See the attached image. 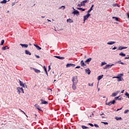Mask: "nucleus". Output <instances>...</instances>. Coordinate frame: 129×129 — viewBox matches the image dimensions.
Returning <instances> with one entry per match:
<instances>
[{"instance_id": "nucleus-47", "label": "nucleus", "mask_w": 129, "mask_h": 129, "mask_svg": "<svg viewBox=\"0 0 129 129\" xmlns=\"http://www.w3.org/2000/svg\"><path fill=\"white\" fill-rule=\"evenodd\" d=\"M88 85H89V86H93V83L92 84L89 83Z\"/></svg>"}, {"instance_id": "nucleus-1", "label": "nucleus", "mask_w": 129, "mask_h": 129, "mask_svg": "<svg viewBox=\"0 0 129 129\" xmlns=\"http://www.w3.org/2000/svg\"><path fill=\"white\" fill-rule=\"evenodd\" d=\"M72 81V82H73V84H77V83H78V79L77 76L73 77Z\"/></svg>"}, {"instance_id": "nucleus-43", "label": "nucleus", "mask_w": 129, "mask_h": 129, "mask_svg": "<svg viewBox=\"0 0 129 129\" xmlns=\"http://www.w3.org/2000/svg\"><path fill=\"white\" fill-rule=\"evenodd\" d=\"M117 97H118L117 98V100H121L122 99H121V97H120V96H119Z\"/></svg>"}, {"instance_id": "nucleus-33", "label": "nucleus", "mask_w": 129, "mask_h": 129, "mask_svg": "<svg viewBox=\"0 0 129 129\" xmlns=\"http://www.w3.org/2000/svg\"><path fill=\"white\" fill-rule=\"evenodd\" d=\"M113 7H118V8H119V7H120V6H119L118 4H114L113 5Z\"/></svg>"}, {"instance_id": "nucleus-48", "label": "nucleus", "mask_w": 129, "mask_h": 129, "mask_svg": "<svg viewBox=\"0 0 129 129\" xmlns=\"http://www.w3.org/2000/svg\"><path fill=\"white\" fill-rule=\"evenodd\" d=\"M94 126H95V127H99V126L97 125V124H94Z\"/></svg>"}, {"instance_id": "nucleus-17", "label": "nucleus", "mask_w": 129, "mask_h": 129, "mask_svg": "<svg viewBox=\"0 0 129 129\" xmlns=\"http://www.w3.org/2000/svg\"><path fill=\"white\" fill-rule=\"evenodd\" d=\"M107 45H113V44H115V42L114 41H109L107 43Z\"/></svg>"}, {"instance_id": "nucleus-57", "label": "nucleus", "mask_w": 129, "mask_h": 129, "mask_svg": "<svg viewBox=\"0 0 129 129\" xmlns=\"http://www.w3.org/2000/svg\"><path fill=\"white\" fill-rule=\"evenodd\" d=\"M124 59L125 60H126V59H129V56L124 57Z\"/></svg>"}, {"instance_id": "nucleus-3", "label": "nucleus", "mask_w": 129, "mask_h": 129, "mask_svg": "<svg viewBox=\"0 0 129 129\" xmlns=\"http://www.w3.org/2000/svg\"><path fill=\"white\" fill-rule=\"evenodd\" d=\"M17 89L19 94H20L21 92H22L23 93H24V90L23 89V88L18 87Z\"/></svg>"}, {"instance_id": "nucleus-13", "label": "nucleus", "mask_w": 129, "mask_h": 129, "mask_svg": "<svg viewBox=\"0 0 129 129\" xmlns=\"http://www.w3.org/2000/svg\"><path fill=\"white\" fill-rule=\"evenodd\" d=\"M55 58H57V59H59L60 60H64L65 59V57H61L60 56H54Z\"/></svg>"}, {"instance_id": "nucleus-44", "label": "nucleus", "mask_w": 129, "mask_h": 129, "mask_svg": "<svg viewBox=\"0 0 129 129\" xmlns=\"http://www.w3.org/2000/svg\"><path fill=\"white\" fill-rule=\"evenodd\" d=\"M43 69H44L45 72H47V69L46 68V67L44 66Z\"/></svg>"}, {"instance_id": "nucleus-52", "label": "nucleus", "mask_w": 129, "mask_h": 129, "mask_svg": "<svg viewBox=\"0 0 129 129\" xmlns=\"http://www.w3.org/2000/svg\"><path fill=\"white\" fill-rule=\"evenodd\" d=\"M116 49H117V48H116V47H114L112 48V50H116Z\"/></svg>"}, {"instance_id": "nucleus-36", "label": "nucleus", "mask_w": 129, "mask_h": 129, "mask_svg": "<svg viewBox=\"0 0 129 129\" xmlns=\"http://www.w3.org/2000/svg\"><path fill=\"white\" fill-rule=\"evenodd\" d=\"M104 65H106V62H102L101 66H103Z\"/></svg>"}, {"instance_id": "nucleus-28", "label": "nucleus", "mask_w": 129, "mask_h": 129, "mask_svg": "<svg viewBox=\"0 0 129 129\" xmlns=\"http://www.w3.org/2000/svg\"><path fill=\"white\" fill-rule=\"evenodd\" d=\"M117 95V93H113L111 96L112 97H114V96H116Z\"/></svg>"}, {"instance_id": "nucleus-55", "label": "nucleus", "mask_w": 129, "mask_h": 129, "mask_svg": "<svg viewBox=\"0 0 129 129\" xmlns=\"http://www.w3.org/2000/svg\"><path fill=\"white\" fill-rule=\"evenodd\" d=\"M117 98H118V97H115L114 100H115H115H117Z\"/></svg>"}, {"instance_id": "nucleus-30", "label": "nucleus", "mask_w": 129, "mask_h": 129, "mask_svg": "<svg viewBox=\"0 0 129 129\" xmlns=\"http://www.w3.org/2000/svg\"><path fill=\"white\" fill-rule=\"evenodd\" d=\"M7 0H3L0 2L1 4H7Z\"/></svg>"}, {"instance_id": "nucleus-7", "label": "nucleus", "mask_w": 129, "mask_h": 129, "mask_svg": "<svg viewBox=\"0 0 129 129\" xmlns=\"http://www.w3.org/2000/svg\"><path fill=\"white\" fill-rule=\"evenodd\" d=\"M117 79H118L117 81H118V82H119V81H122V80H123V78H121V76H120V75H118Z\"/></svg>"}, {"instance_id": "nucleus-26", "label": "nucleus", "mask_w": 129, "mask_h": 129, "mask_svg": "<svg viewBox=\"0 0 129 129\" xmlns=\"http://www.w3.org/2000/svg\"><path fill=\"white\" fill-rule=\"evenodd\" d=\"M119 55V56H122V57H125V54L123 53V52H120Z\"/></svg>"}, {"instance_id": "nucleus-45", "label": "nucleus", "mask_w": 129, "mask_h": 129, "mask_svg": "<svg viewBox=\"0 0 129 129\" xmlns=\"http://www.w3.org/2000/svg\"><path fill=\"white\" fill-rule=\"evenodd\" d=\"M88 124L89 125H90V126H94V125L91 123H89Z\"/></svg>"}, {"instance_id": "nucleus-29", "label": "nucleus", "mask_w": 129, "mask_h": 129, "mask_svg": "<svg viewBox=\"0 0 129 129\" xmlns=\"http://www.w3.org/2000/svg\"><path fill=\"white\" fill-rule=\"evenodd\" d=\"M114 64H107V66H108V69H109V68H111V66H113Z\"/></svg>"}, {"instance_id": "nucleus-9", "label": "nucleus", "mask_w": 129, "mask_h": 129, "mask_svg": "<svg viewBox=\"0 0 129 129\" xmlns=\"http://www.w3.org/2000/svg\"><path fill=\"white\" fill-rule=\"evenodd\" d=\"M85 72L86 73H87L88 75H90V73H91V71L89 69V68H87L85 69Z\"/></svg>"}, {"instance_id": "nucleus-64", "label": "nucleus", "mask_w": 129, "mask_h": 129, "mask_svg": "<svg viewBox=\"0 0 129 129\" xmlns=\"http://www.w3.org/2000/svg\"><path fill=\"white\" fill-rule=\"evenodd\" d=\"M93 7H94V5H92L91 8H92H92H93Z\"/></svg>"}, {"instance_id": "nucleus-8", "label": "nucleus", "mask_w": 129, "mask_h": 129, "mask_svg": "<svg viewBox=\"0 0 129 129\" xmlns=\"http://www.w3.org/2000/svg\"><path fill=\"white\" fill-rule=\"evenodd\" d=\"M89 17H90V14L89 13H88L86 16H84V21H85L86 20H87V19H88Z\"/></svg>"}, {"instance_id": "nucleus-20", "label": "nucleus", "mask_w": 129, "mask_h": 129, "mask_svg": "<svg viewBox=\"0 0 129 129\" xmlns=\"http://www.w3.org/2000/svg\"><path fill=\"white\" fill-rule=\"evenodd\" d=\"M88 0H85L82 2H81V4H82V6H85V4L87 3Z\"/></svg>"}, {"instance_id": "nucleus-53", "label": "nucleus", "mask_w": 129, "mask_h": 129, "mask_svg": "<svg viewBox=\"0 0 129 129\" xmlns=\"http://www.w3.org/2000/svg\"><path fill=\"white\" fill-rule=\"evenodd\" d=\"M51 70V67L50 66H48V71H50Z\"/></svg>"}, {"instance_id": "nucleus-25", "label": "nucleus", "mask_w": 129, "mask_h": 129, "mask_svg": "<svg viewBox=\"0 0 129 129\" xmlns=\"http://www.w3.org/2000/svg\"><path fill=\"white\" fill-rule=\"evenodd\" d=\"M77 10H79V11H82V12L85 11V9L82 8H78Z\"/></svg>"}, {"instance_id": "nucleus-40", "label": "nucleus", "mask_w": 129, "mask_h": 129, "mask_svg": "<svg viewBox=\"0 0 129 129\" xmlns=\"http://www.w3.org/2000/svg\"><path fill=\"white\" fill-rule=\"evenodd\" d=\"M102 123H104L105 125H107L108 124V123L107 122H101Z\"/></svg>"}, {"instance_id": "nucleus-32", "label": "nucleus", "mask_w": 129, "mask_h": 129, "mask_svg": "<svg viewBox=\"0 0 129 129\" xmlns=\"http://www.w3.org/2000/svg\"><path fill=\"white\" fill-rule=\"evenodd\" d=\"M112 19H114L116 22H118V18L115 17H112Z\"/></svg>"}, {"instance_id": "nucleus-14", "label": "nucleus", "mask_w": 129, "mask_h": 129, "mask_svg": "<svg viewBox=\"0 0 129 129\" xmlns=\"http://www.w3.org/2000/svg\"><path fill=\"white\" fill-rule=\"evenodd\" d=\"M34 46H35V47H36V49L37 50H41L42 48H41V47L39 46V45L34 44Z\"/></svg>"}, {"instance_id": "nucleus-35", "label": "nucleus", "mask_w": 129, "mask_h": 129, "mask_svg": "<svg viewBox=\"0 0 129 129\" xmlns=\"http://www.w3.org/2000/svg\"><path fill=\"white\" fill-rule=\"evenodd\" d=\"M5 43V40L3 39L2 41H1V46H3V45H4V44Z\"/></svg>"}, {"instance_id": "nucleus-49", "label": "nucleus", "mask_w": 129, "mask_h": 129, "mask_svg": "<svg viewBox=\"0 0 129 129\" xmlns=\"http://www.w3.org/2000/svg\"><path fill=\"white\" fill-rule=\"evenodd\" d=\"M78 7H79V8H81V7H82V4H78Z\"/></svg>"}, {"instance_id": "nucleus-50", "label": "nucleus", "mask_w": 129, "mask_h": 129, "mask_svg": "<svg viewBox=\"0 0 129 129\" xmlns=\"http://www.w3.org/2000/svg\"><path fill=\"white\" fill-rule=\"evenodd\" d=\"M79 68H80V66H77V67L75 68V69H79Z\"/></svg>"}, {"instance_id": "nucleus-4", "label": "nucleus", "mask_w": 129, "mask_h": 129, "mask_svg": "<svg viewBox=\"0 0 129 129\" xmlns=\"http://www.w3.org/2000/svg\"><path fill=\"white\" fill-rule=\"evenodd\" d=\"M73 9L74 10V11L72 13V14H74V15H76L77 16H79V11H78V10H75L74 8H73Z\"/></svg>"}, {"instance_id": "nucleus-15", "label": "nucleus", "mask_w": 129, "mask_h": 129, "mask_svg": "<svg viewBox=\"0 0 129 129\" xmlns=\"http://www.w3.org/2000/svg\"><path fill=\"white\" fill-rule=\"evenodd\" d=\"M127 47H124V46H119L118 47V50H123L124 49H126Z\"/></svg>"}, {"instance_id": "nucleus-38", "label": "nucleus", "mask_w": 129, "mask_h": 129, "mask_svg": "<svg viewBox=\"0 0 129 129\" xmlns=\"http://www.w3.org/2000/svg\"><path fill=\"white\" fill-rule=\"evenodd\" d=\"M93 9L92 8H91L87 12L88 14H89V13H90V12H91V11H92Z\"/></svg>"}, {"instance_id": "nucleus-31", "label": "nucleus", "mask_w": 129, "mask_h": 129, "mask_svg": "<svg viewBox=\"0 0 129 129\" xmlns=\"http://www.w3.org/2000/svg\"><path fill=\"white\" fill-rule=\"evenodd\" d=\"M82 128H83V129H87V128H89L88 127L86 126L82 125Z\"/></svg>"}, {"instance_id": "nucleus-21", "label": "nucleus", "mask_w": 129, "mask_h": 129, "mask_svg": "<svg viewBox=\"0 0 129 129\" xmlns=\"http://www.w3.org/2000/svg\"><path fill=\"white\" fill-rule=\"evenodd\" d=\"M19 83L20 86H22V87H25V85L23 82L19 81Z\"/></svg>"}, {"instance_id": "nucleus-60", "label": "nucleus", "mask_w": 129, "mask_h": 129, "mask_svg": "<svg viewBox=\"0 0 129 129\" xmlns=\"http://www.w3.org/2000/svg\"><path fill=\"white\" fill-rule=\"evenodd\" d=\"M123 92H124V90H123L121 92V93H123Z\"/></svg>"}, {"instance_id": "nucleus-54", "label": "nucleus", "mask_w": 129, "mask_h": 129, "mask_svg": "<svg viewBox=\"0 0 129 129\" xmlns=\"http://www.w3.org/2000/svg\"><path fill=\"white\" fill-rule=\"evenodd\" d=\"M121 109H122V107L119 108V109H117L116 111H118V110H121Z\"/></svg>"}, {"instance_id": "nucleus-41", "label": "nucleus", "mask_w": 129, "mask_h": 129, "mask_svg": "<svg viewBox=\"0 0 129 129\" xmlns=\"http://www.w3.org/2000/svg\"><path fill=\"white\" fill-rule=\"evenodd\" d=\"M62 8H63L62 10H65V6H62L61 7H60L59 9L60 10V9H62Z\"/></svg>"}, {"instance_id": "nucleus-12", "label": "nucleus", "mask_w": 129, "mask_h": 129, "mask_svg": "<svg viewBox=\"0 0 129 129\" xmlns=\"http://www.w3.org/2000/svg\"><path fill=\"white\" fill-rule=\"evenodd\" d=\"M20 46H21L22 48H28V47H29V45L27 44H20Z\"/></svg>"}, {"instance_id": "nucleus-37", "label": "nucleus", "mask_w": 129, "mask_h": 129, "mask_svg": "<svg viewBox=\"0 0 129 129\" xmlns=\"http://www.w3.org/2000/svg\"><path fill=\"white\" fill-rule=\"evenodd\" d=\"M7 47H8V46H6L5 47H2V50H7Z\"/></svg>"}, {"instance_id": "nucleus-62", "label": "nucleus", "mask_w": 129, "mask_h": 129, "mask_svg": "<svg viewBox=\"0 0 129 129\" xmlns=\"http://www.w3.org/2000/svg\"><path fill=\"white\" fill-rule=\"evenodd\" d=\"M112 78L113 79H114V78H117V77H113Z\"/></svg>"}, {"instance_id": "nucleus-22", "label": "nucleus", "mask_w": 129, "mask_h": 129, "mask_svg": "<svg viewBox=\"0 0 129 129\" xmlns=\"http://www.w3.org/2000/svg\"><path fill=\"white\" fill-rule=\"evenodd\" d=\"M114 119H116V120H121V119H122L121 117H116V116L114 117Z\"/></svg>"}, {"instance_id": "nucleus-42", "label": "nucleus", "mask_w": 129, "mask_h": 129, "mask_svg": "<svg viewBox=\"0 0 129 129\" xmlns=\"http://www.w3.org/2000/svg\"><path fill=\"white\" fill-rule=\"evenodd\" d=\"M129 110L128 109H126L124 111V113H127L128 112Z\"/></svg>"}, {"instance_id": "nucleus-59", "label": "nucleus", "mask_w": 129, "mask_h": 129, "mask_svg": "<svg viewBox=\"0 0 129 129\" xmlns=\"http://www.w3.org/2000/svg\"><path fill=\"white\" fill-rule=\"evenodd\" d=\"M120 91H117V92L116 93H117V94H118V93H119Z\"/></svg>"}, {"instance_id": "nucleus-61", "label": "nucleus", "mask_w": 129, "mask_h": 129, "mask_svg": "<svg viewBox=\"0 0 129 129\" xmlns=\"http://www.w3.org/2000/svg\"><path fill=\"white\" fill-rule=\"evenodd\" d=\"M45 73H46V75L48 76V72H47V71H46V72H45Z\"/></svg>"}, {"instance_id": "nucleus-34", "label": "nucleus", "mask_w": 129, "mask_h": 129, "mask_svg": "<svg viewBox=\"0 0 129 129\" xmlns=\"http://www.w3.org/2000/svg\"><path fill=\"white\" fill-rule=\"evenodd\" d=\"M122 62L121 61V60H119V61H116L115 62V64H117L118 63V64H121Z\"/></svg>"}, {"instance_id": "nucleus-23", "label": "nucleus", "mask_w": 129, "mask_h": 129, "mask_svg": "<svg viewBox=\"0 0 129 129\" xmlns=\"http://www.w3.org/2000/svg\"><path fill=\"white\" fill-rule=\"evenodd\" d=\"M77 84H73V86H72V88L73 89H74V90H76L77 87H76V85Z\"/></svg>"}, {"instance_id": "nucleus-63", "label": "nucleus", "mask_w": 129, "mask_h": 129, "mask_svg": "<svg viewBox=\"0 0 129 129\" xmlns=\"http://www.w3.org/2000/svg\"><path fill=\"white\" fill-rule=\"evenodd\" d=\"M15 3H12V6H15Z\"/></svg>"}, {"instance_id": "nucleus-27", "label": "nucleus", "mask_w": 129, "mask_h": 129, "mask_svg": "<svg viewBox=\"0 0 129 129\" xmlns=\"http://www.w3.org/2000/svg\"><path fill=\"white\" fill-rule=\"evenodd\" d=\"M103 77V75H102L101 76H99L98 77V80H100L101 79H102Z\"/></svg>"}, {"instance_id": "nucleus-24", "label": "nucleus", "mask_w": 129, "mask_h": 129, "mask_svg": "<svg viewBox=\"0 0 129 129\" xmlns=\"http://www.w3.org/2000/svg\"><path fill=\"white\" fill-rule=\"evenodd\" d=\"M67 23H73V20L70 18L69 19H67Z\"/></svg>"}, {"instance_id": "nucleus-18", "label": "nucleus", "mask_w": 129, "mask_h": 129, "mask_svg": "<svg viewBox=\"0 0 129 129\" xmlns=\"http://www.w3.org/2000/svg\"><path fill=\"white\" fill-rule=\"evenodd\" d=\"M81 65L83 67H84V66H86V64L84 63V61H83V60L81 61Z\"/></svg>"}, {"instance_id": "nucleus-16", "label": "nucleus", "mask_w": 129, "mask_h": 129, "mask_svg": "<svg viewBox=\"0 0 129 129\" xmlns=\"http://www.w3.org/2000/svg\"><path fill=\"white\" fill-rule=\"evenodd\" d=\"M92 59V58H88L86 61H85V63H87V64H89V62L91 61Z\"/></svg>"}, {"instance_id": "nucleus-11", "label": "nucleus", "mask_w": 129, "mask_h": 129, "mask_svg": "<svg viewBox=\"0 0 129 129\" xmlns=\"http://www.w3.org/2000/svg\"><path fill=\"white\" fill-rule=\"evenodd\" d=\"M40 101H41V104H48V102L44 101L43 99H40Z\"/></svg>"}, {"instance_id": "nucleus-39", "label": "nucleus", "mask_w": 129, "mask_h": 129, "mask_svg": "<svg viewBox=\"0 0 129 129\" xmlns=\"http://www.w3.org/2000/svg\"><path fill=\"white\" fill-rule=\"evenodd\" d=\"M125 95H126V97H127L128 98H129V94L127 92H126L125 93Z\"/></svg>"}, {"instance_id": "nucleus-56", "label": "nucleus", "mask_w": 129, "mask_h": 129, "mask_svg": "<svg viewBox=\"0 0 129 129\" xmlns=\"http://www.w3.org/2000/svg\"><path fill=\"white\" fill-rule=\"evenodd\" d=\"M122 65H126V63H124V62H122L121 63Z\"/></svg>"}, {"instance_id": "nucleus-10", "label": "nucleus", "mask_w": 129, "mask_h": 129, "mask_svg": "<svg viewBox=\"0 0 129 129\" xmlns=\"http://www.w3.org/2000/svg\"><path fill=\"white\" fill-rule=\"evenodd\" d=\"M35 107H36L39 111H42V109L38 105V104H36L34 105Z\"/></svg>"}, {"instance_id": "nucleus-2", "label": "nucleus", "mask_w": 129, "mask_h": 129, "mask_svg": "<svg viewBox=\"0 0 129 129\" xmlns=\"http://www.w3.org/2000/svg\"><path fill=\"white\" fill-rule=\"evenodd\" d=\"M115 100H113L112 101H111L109 102H106L105 104L106 105H109V106H110L112 104H115Z\"/></svg>"}, {"instance_id": "nucleus-58", "label": "nucleus", "mask_w": 129, "mask_h": 129, "mask_svg": "<svg viewBox=\"0 0 129 129\" xmlns=\"http://www.w3.org/2000/svg\"><path fill=\"white\" fill-rule=\"evenodd\" d=\"M88 116H89V117H91L92 116H91V115H90L89 114H88Z\"/></svg>"}, {"instance_id": "nucleus-51", "label": "nucleus", "mask_w": 129, "mask_h": 129, "mask_svg": "<svg viewBox=\"0 0 129 129\" xmlns=\"http://www.w3.org/2000/svg\"><path fill=\"white\" fill-rule=\"evenodd\" d=\"M35 57H36V58H37L38 59H39V58H40V56L37 55V54H35Z\"/></svg>"}, {"instance_id": "nucleus-5", "label": "nucleus", "mask_w": 129, "mask_h": 129, "mask_svg": "<svg viewBox=\"0 0 129 129\" xmlns=\"http://www.w3.org/2000/svg\"><path fill=\"white\" fill-rule=\"evenodd\" d=\"M75 66H76V65L73 63H68L66 65L67 68H68L69 67H75Z\"/></svg>"}, {"instance_id": "nucleus-19", "label": "nucleus", "mask_w": 129, "mask_h": 129, "mask_svg": "<svg viewBox=\"0 0 129 129\" xmlns=\"http://www.w3.org/2000/svg\"><path fill=\"white\" fill-rule=\"evenodd\" d=\"M25 52L26 55H32V53H31L30 51H29V50H25Z\"/></svg>"}, {"instance_id": "nucleus-6", "label": "nucleus", "mask_w": 129, "mask_h": 129, "mask_svg": "<svg viewBox=\"0 0 129 129\" xmlns=\"http://www.w3.org/2000/svg\"><path fill=\"white\" fill-rule=\"evenodd\" d=\"M30 69H33V70H34V71H35L36 73H41V71L37 69H35L34 68H30Z\"/></svg>"}, {"instance_id": "nucleus-46", "label": "nucleus", "mask_w": 129, "mask_h": 129, "mask_svg": "<svg viewBox=\"0 0 129 129\" xmlns=\"http://www.w3.org/2000/svg\"><path fill=\"white\" fill-rule=\"evenodd\" d=\"M107 68L108 69V67L107 66V64H106L105 67L103 68V69H107Z\"/></svg>"}]
</instances>
